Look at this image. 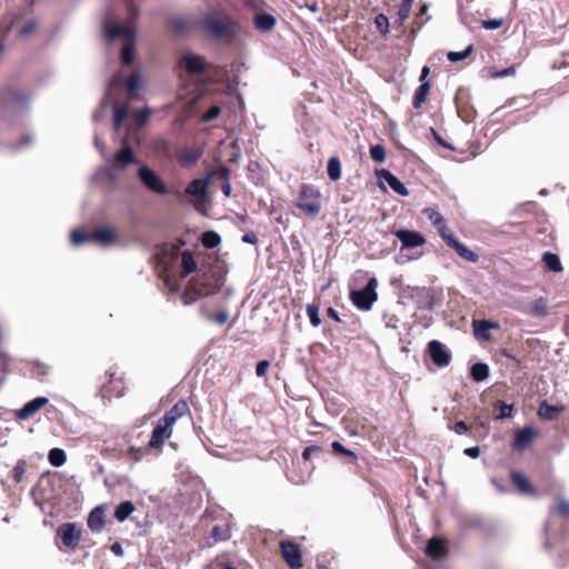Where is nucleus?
Wrapping results in <instances>:
<instances>
[{
  "mask_svg": "<svg viewBox=\"0 0 569 569\" xmlns=\"http://www.w3.org/2000/svg\"><path fill=\"white\" fill-rule=\"evenodd\" d=\"M375 23L377 29L383 33L387 34L389 32V19L387 16L380 13L376 17Z\"/></svg>",
  "mask_w": 569,
  "mask_h": 569,
  "instance_id": "49",
  "label": "nucleus"
},
{
  "mask_svg": "<svg viewBox=\"0 0 569 569\" xmlns=\"http://www.w3.org/2000/svg\"><path fill=\"white\" fill-rule=\"evenodd\" d=\"M489 367L486 363L477 362L471 367V377L475 381L480 382L488 378Z\"/></svg>",
  "mask_w": 569,
  "mask_h": 569,
  "instance_id": "34",
  "label": "nucleus"
},
{
  "mask_svg": "<svg viewBox=\"0 0 569 569\" xmlns=\"http://www.w3.org/2000/svg\"><path fill=\"white\" fill-rule=\"evenodd\" d=\"M535 315H541L545 309V302L542 300L537 301L533 306Z\"/></svg>",
  "mask_w": 569,
  "mask_h": 569,
  "instance_id": "64",
  "label": "nucleus"
},
{
  "mask_svg": "<svg viewBox=\"0 0 569 569\" xmlns=\"http://www.w3.org/2000/svg\"><path fill=\"white\" fill-rule=\"evenodd\" d=\"M557 512L561 517L569 516V501L565 498L558 499V506L556 508L550 509V513Z\"/></svg>",
  "mask_w": 569,
  "mask_h": 569,
  "instance_id": "47",
  "label": "nucleus"
},
{
  "mask_svg": "<svg viewBox=\"0 0 569 569\" xmlns=\"http://www.w3.org/2000/svg\"><path fill=\"white\" fill-rule=\"evenodd\" d=\"M211 535L216 540H227L229 538L228 532L218 526L213 527Z\"/></svg>",
  "mask_w": 569,
  "mask_h": 569,
  "instance_id": "56",
  "label": "nucleus"
},
{
  "mask_svg": "<svg viewBox=\"0 0 569 569\" xmlns=\"http://www.w3.org/2000/svg\"><path fill=\"white\" fill-rule=\"evenodd\" d=\"M327 315H328L330 318H332L335 321H337V322H340V321H341V319H340V317H339L338 311H337L335 308H332V307H330V308H328V309H327Z\"/></svg>",
  "mask_w": 569,
  "mask_h": 569,
  "instance_id": "62",
  "label": "nucleus"
},
{
  "mask_svg": "<svg viewBox=\"0 0 569 569\" xmlns=\"http://www.w3.org/2000/svg\"><path fill=\"white\" fill-rule=\"evenodd\" d=\"M200 313L209 321H214L218 325H224L229 319V313L227 311H220L217 315H212L211 312L206 311L203 308L200 309Z\"/></svg>",
  "mask_w": 569,
  "mask_h": 569,
  "instance_id": "39",
  "label": "nucleus"
},
{
  "mask_svg": "<svg viewBox=\"0 0 569 569\" xmlns=\"http://www.w3.org/2000/svg\"><path fill=\"white\" fill-rule=\"evenodd\" d=\"M381 178L383 181L393 190L396 193L400 196H408L409 191L405 187V184L391 172L383 170L381 173Z\"/></svg>",
  "mask_w": 569,
  "mask_h": 569,
  "instance_id": "20",
  "label": "nucleus"
},
{
  "mask_svg": "<svg viewBox=\"0 0 569 569\" xmlns=\"http://www.w3.org/2000/svg\"><path fill=\"white\" fill-rule=\"evenodd\" d=\"M395 234L397 239L400 240L403 248H417L426 242L425 238L416 231L398 230Z\"/></svg>",
  "mask_w": 569,
  "mask_h": 569,
  "instance_id": "18",
  "label": "nucleus"
},
{
  "mask_svg": "<svg viewBox=\"0 0 569 569\" xmlns=\"http://www.w3.org/2000/svg\"><path fill=\"white\" fill-rule=\"evenodd\" d=\"M134 505L131 501H122L116 507L114 518L119 522H123L129 518V516L134 511Z\"/></svg>",
  "mask_w": 569,
  "mask_h": 569,
  "instance_id": "27",
  "label": "nucleus"
},
{
  "mask_svg": "<svg viewBox=\"0 0 569 569\" xmlns=\"http://www.w3.org/2000/svg\"><path fill=\"white\" fill-rule=\"evenodd\" d=\"M331 447H332V450L337 453H342V455H348V456H351L353 458H356V455L355 452L348 450L347 448H345L339 441H333L331 443Z\"/></svg>",
  "mask_w": 569,
  "mask_h": 569,
  "instance_id": "54",
  "label": "nucleus"
},
{
  "mask_svg": "<svg viewBox=\"0 0 569 569\" xmlns=\"http://www.w3.org/2000/svg\"><path fill=\"white\" fill-rule=\"evenodd\" d=\"M317 451H319V448L316 446L307 447L302 452V457L305 460H309L311 456Z\"/></svg>",
  "mask_w": 569,
  "mask_h": 569,
  "instance_id": "58",
  "label": "nucleus"
},
{
  "mask_svg": "<svg viewBox=\"0 0 569 569\" xmlns=\"http://www.w3.org/2000/svg\"><path fill=\"white\" fill-rule=\"evenodd\" d=\"M172 425L160 419L158 425L152 430L151 438L148 446L150 448H158L164 440L169 439L172 435Z\"/></svg>",
  "mask_w": 569,
  "mask_h": 569,
  "instance_id": "13",
  "label": "nucleus"
},
{
  "mask_svg": "<svg viewBox=\"0 0 569 569\" xmlns=\"http://www.w3.org/2000/svg\"><path fill=\"white\" fill-rule=\"evenodd\" d=\"M327 172L332 181H337L341 178V163L338 157H331L328 160Z\"/></svg>",
  "mask_w": 569,
  "mask_h": 569,
  "instance_id": "33",
  "label": "nucleus"
},
{
  "mask_svg": "<svg viewBox=\"0 0 569 569\" xmlns=\"http://www.w3.org/2000/svg\"><path fill=\"white\" fill-rule=\"evenodd\" d=\"M377 287L378 280L375 277L370 278L365 288L351 291L352 303L360 310H370L378 299Z\"/></svg>",
  "mask_w": 569,
  "mask_h": 569,
  "instance_id": "6",
  "label": "nucleus"
},
{
  "mask_svg": "<svg viewBox=\"0 0 569 569\" xmlns=\"http://www.w3.org/2000/svg\"><path fill=\"white\" fill-rule=\"evenodd\" d=\"M48 401L46 397H37L17 410L16 417L20 420H27L36 415Z\"/></svg>",
  "mask_w": 569,
  "mask_h": 569,
  "instance_id": "17",
  "label": "nucleus"
},
{
  "mask_svg": "<svg viewBox=\"0 0 569 569\" xmlns=\"http://www.w3.org/2000/svg\"><path fill=\"white\" fill-rule=\"evenodd\" d=\"M450 248L455 249V251L462 259L469 262H477L479 257L476 252L467 248L463 243L459 242L457 239H450Z\"/></svg>",
  "mask_w": 569,
  "mask_h": 569,
  "instance_id": "23",
  "label": "nucleus"
},
{
  "mask_svg": "<svg viewBox=\"0 0 569 569\" xmlns=\"http://www.w3.org/2000/svg\"><path fill=\"white\" fill-rule=\"evenodd\" d=\"M502 19H488L481 21V27L487 30H496L502 26Z\"/></svg>",
  "mask_w": 569,
  "mask_h": 569,
  "instance_id": "52",
  "label": "nucleus"
},
{
  "mask_svg": "<svg viewBox=\"0 0 569 569\" xmlns=\"http://www.w3.org/2000/svg\"><path fill=\"white\" fill-rule=\"evenodd\" d=\"M511 480L521 493H531L533 491L529 480L521 472L512 471Z\"/></svg>",
  "mask_w": 569,
  "mask_h": 569,
  "instance_id": "25",
  "label": "nucleus"
},
{
  "mask_svg": "<svg viewBox=\"0 0 569 569\" xmlns=\"http://www.w3.org/2000/svg\"><path fill=\"white\" fill-rule=\"evenodd\" d=\"M227 269L222 262L216 261L201 268L196 278L191 279L181 296L183 305L189 306L198 299L214 295L226 280Z\"/></svg>",
  "mask_w": 569,
  "mask_h": 569,
  "instance_id": "1",
  "label": "nucleus"
},
{
  "mask_svg": "<svg viewBox=\"0 0 569 569\" xmlns=\"http://www.w3.org/2000/svg\"><path fill=\"white\" fill-rule=\"evenodd\" d=\"M280 548L282 557L291 569H298L301 567V553L296 543L281 541Z\"/></svg>",
  "mask_w": 569,
  "mask_h": 569,
  "instance_id": "14",
  "label": "nucleus"
},
{
  "mask_svg": "<svg viewBox=\"0 0 569 569\" xmlns=\"http://www.w3.org/2000/svg\"><path fill=\"white\" fill-rule=\"evenodd\" d=\"M122 84V78L120 74H116L109 82L108 84V89L106 91V94L103 97V100H102V107H104L107 103L110 102V100L112 99V94L113 92L119 88L121 87Z\"/></svg>",
  "mask_w": 569,
  "mask_h": 569,
  "instance_id": "35",
  "label": "nucleus"
},
{
  "mask_svg": "<svg viewBox=\"0 0 569 569\" xmlns=\"http://www.w3.org/2000/svg\"><path fill=\"white\" fill-rule=\"evenodd\" d=\"M563 410V406H553L545 400L539 405L538 416L546 420H553Z\"/></svg>",
  "mask_w": 569,
  "mask_h": 569,
  "instance_id": "22",
  "label": "nucleus"
},
{
  "mask_svg": "<svg viewBox=\"0 0 569 569\" xmlns=\"http://www.w3.org/2000/svg\"><path fill=\"white\" fill-rule=\"evenodd\" d=\"M188 412L189 406L187 401L180 400L169 411H167L161 419L173 426L179 418L187 415Z\"/></svg>",
  "mask_w": 569,
  "mask_h": 569,
  "instance_id": "19",
  "label": "nucleus"
},
{
  "mask_svg": "<svg viewBox=\"0 0 569 569\" xmlns=\"http://www.w3.org/2000/svg\"><path fill=\"white\" fill-rule=\"evenodd\" d=\"M209 179H193L186 188V193L192 196L193 207L197 211L204 213L208 206Z\"/></svg>",
  "mask_w": 569,
  "mask_h": 569,
  "instance_id": "7",
  "label": "nucleus"
},
{
  "mask_svg": "<svg viewBox=\"0 0 569 569\" xmlns=\"http://www.w3.org/2000/svg\"><path fill=\"white\" fill-rule=\"evenodd\" d=\"M113 240L112 231L109 229H100L96 231L93 234L84 233L80 230H74L71 233V243L76 247L98 241L101 243H110Z\"/></svg>",
  "mask_w": 569,
  "mask_h": 569,
  "instance_id": "9",
  "label": "nucleus"
},
{
  "mask_svg": "<svg viewBox=\"0 0 569 569\" xmlns=\"http://www.w3.org/2000/svg\"><path fill=\"white\" fill-rule=\"evenodd\" d=\"M179 67L190 76H198L207 70L208 63L203 57L193 52H186L179 60Z\"/></svg>",
  "mask_w": 569,
  "mask_h": 569,
  "instance_id": "10",
  "label": "nucleus"
},
{
  "mask_svg": "<svg viewBox=\"0 0 569 569\" xmlns=\"http://www.w3.org/2000/svg\"><path fill=\"white\" fill-rule=\"evenodd\" d=\"M453 430L458 435H463L467 432L468 427L463 421H458L455 423Z\"/></svg>",
  "mask_w": 569,
  "mask_h": 569,
  "instance_id": "59",
  "label": "nucleus"
},
{
  "mask_svg": "<svg viewBox=\"0 0 569 569\" xmlns=\"http://www.w3.org/2000/svg\"><path fill=\"white\" fill-rule=\"evenodd\" d=\"M111 551L116 555V556H122L123 555V549H122V546L121 543L119 542H114L111 545L110 547Z\"/></svg>",
  "mask_w": 569,
  "mask_h": 569,
  "instance_id": "61",
  "label": "nucleus"
},
{
  "mask_svg": "<svg viewBox=\"0 0 569 569\" xmlns=\"http://www.w3.org/2000/svg\"><path fill=\"white\" fill-rule=\"evenodd\" d=\"M413 0H402L398 13L397 21L402 24L410 16Z\"/></svg>",
  "mask_w": 569,
  "mask_h": 569,
  "instance_id": "38",
  "label": "nucleus"
},
{
  "mask_svg": "<svg viewBox=\"0 0 569 569\" xmlns=\"http://www.w3.org/2000/svg\"><path fill=\"white\" fill-rule=\"evenodd\" d=\"M425 213L436 228L446 223L445 218L439 212L432 209H427Z\"/></svg>",
  "mask_w": 569,
  "mask_h": 569,
  "instance_id": "48",
  "label": "nucleus"
},
{
  "mask_svg": "<svg viewBox=\"0 0 569 569\" xmlns=\"http://www.w3.org/2000/svg\"><path fill=\"white\" fill-rule=\"evenodd\" d=\"M370 157L373 161L382 163L386 160V151L381 144H375L369 150Z\"/></svg>",
  "mask_w": 569,
  "mask_h": 569,
  "instance_id": "44",
  "label": "nucleus"
},
{
  "mask_svg": "<svg viewBox=\"0 0 569 569\" xmlns=\"http://www.w3.org/2000/svg\"><path fill=\"white\" fill-rule=\"evenodd\" d=\"M430 90V83L428 80H423L420 82V86L416 89L412 100V106L416 109H419L421 104L425 102L426 97Z\"/></svg>",
  "mask_w": 569,
  "mask_h": 569,
  "instance_id": "28",
  "label": "nucleus"
},
{
  "mask_svg": "<svg viewBox=\"0 0 569 569\" xmlns=\"http://www.w3.org/2000/svg\"><path fill=\"white\" fill-rule=\"evenodd\" d=\"M203 24L216 38L232 37L239 29V24L229 16H207L203 20Z\"/></svg>",
  "mask_w": 569,
  "mask_h": 569,
  "instance_id": "5",
  "label": "nucleus"
},
{
  "mask_svg": "<svg viewBox=\"0 0 569 569\" xmlns=\"http://www.w3.org/2000/svg\"><path fill=\"white\" fill-rule=\"evenodd\" d=\"M496 408L499 410V415L497 416V419H506L510 418L512 413V406L507 405L503 401H498L496 405Z\"/></svg>",
  "mask_w": 569,
  "mask_h": 569,
  "instance_id": "50",
  "label": "nucleus"
},
{
  "mask_svg": "<svg viewBox=\"0 0 569 569\" xmlns=\"http://www.w3.org/2000/svg\"><path fill=\"white\" fill-rule=\"evenodd\" d=\"M157 260L159 267L163 271L169 272L174 266H180V276L182 278L189 276L196 271L197 262L189 251L180 252L174 246H164L157 253Z\"/></svg>",
  "mask_w": 569,
  "mask_h": 569,
  "instance_id": "3",
  "label": "nucleus"
},
{
  "mask_svg": "<svg viewBox=\"0 0 569 569\" xmlns=\"http://www.w3.org/2000/svg\"><path fill=\"white\" fill-rule=\"evenodd\" d=\"M542 261L545 262L546 267L553 272H560L562 271V264L559 259V257L556 253L552 252H545L542 256Z\"/></svg>",
  "mask_w": 569,
  "mask_h": 569,
  "instance_id": "32",
  "label": "nucleus"
},
{
  "mask_svg": "<svg viewBox=\"0 0 569 569\" xmlns=\"http://www.w3.org/2000/svg\"><path fill=\"white\" fill-rule=\"evenodd\" d=\"M220 241V236L214 231H207L202 236V244L208 249L216 248L219 246Z\"/></svg>",
  "mask_w": 569,
  "mask_h": 569,
  "instance_id": "40",
  "label": "nucleus"
},
{
  "mask_svg": "<svg viewBox=\"0 0 569 569\" xmlns=\"http://www.w3.org/2000/svg\"><path fill=\"white\" fill-rule=\"evenodd\" d=\"M27 469V462L24 460H19L12 470V479L16 483L22 481Z\"/></svg>",
  "mask_w": 569,
  "mask_h": 569,
  "instance_id": "42",
  "label": "nucleus"
},
{
  "mask_svg": "<svg viewBox=\"0 0 569 569\" xmlns=\"http://www.w3.org/2000/svg\"><path fill=\"white\" fill-rule=\"evenodd\" d=\"M269 367H270L269 361H267V360H261V361H259V362L257 363V367H256V375H257L258 377H263V376H266V373H267V371H268Z\"/></svg>",
  "mask_w": 569,
  "mask_h": 569,
  "instance_id": "57",
  "label": "nucleus"
},
{
  "mask_svg": "<svg viewBox=\"0 0 569 569\" xmlns=\"http://www.w3.org/2000/svg\"><path fill=\"white\" fill-rule=\"evenodd\" d=\"M538 432L535 428L527 426L515 433L513 449L525 450L531 446Z\"/></svg>",
  "mask_w": 569,
  "mask_h": 569,
  "instance_id": "16",
  "label": "nucleus"
},
{
  "mask_svg": "<svg viewBox=\"0 0 569 569\" xmlns=\"http://www.w3.org/2000/svg\"><path fill=\"white\" fill-rule=\"evenodd\" d=\"M426 552L431 558H440L446 555L447 550L439 539L432 538L427 543Z\"/></svg>",
  "mask_w": 569,
  "mask_h": 569,
  "instance_id": "29",
  "label": "nucleus"
},
{
  "mask_svg": "<svg viewBox=\"0 0 569 569\" xmlns=\"http://www.w3.org/2000/svg\"><path fill=\"white\" fill-rule=\"evenodd\" d=\"M437 229H438V232L441 236V238L450 247V239H456V238L450 233L449 228L447 227V224L445 223L442 226H439Z\"/></svg>",
  "mask_w": 569,
  "mask_h": 569,
  "instance_id": "53",
  "label": "nucleus"
},
{
  "mask_svg": "<svg viewBox=\"0 0 569 569\" xmlns=\"http://www.w3.org/2000/svg\"><path fill=\"white\" fill-rule=\"evenodd\" d=\"M109 161L112 163L113 168L118 169H124L129 164L138 162L132 147L124 140L122 141L121 149L117 151L112 159H110Z\"/></svg>",
  "mask_w": 569,
  "mask_h": 569,
  "instance_id": "12",
  "label": "nucleus"
},
{
  "mask_svg": "<svg viewBox=\"0 0 569 569\" xmlns=\"http://www.w3.org/2000/svg\"><path fill=\"white\" fill-rule=\"evenodd\" d=\"M473 47L472 44H469L465 50L456 52V51H449L447 53V58L450 62H459L465 60L469 54L472 52Z\"/></svg>",
  "mask_w": 569,
  "mask_h": 569,
  "instance_id": "41",
  "label": "nucleus"
},
{
  "mask_svg": "<svg viewBox=\"0 0 569 569\" xmlns=\"http://www.w3.org/2000/svg\"><path fill=\"white\" fill-rule=\"evenodd\" d=\"M428 352L431 360L438 367H447L450 363L451 355L447 347L438 340H431L428 343Z\"/></svg>",
  "mask_w": 569,
  "mask_h": 569,
  "instance_id": "11",
  "label": "nucleus"
},
{
  "mask_svg": "<svg viewBox=\"0 0 569 569\" xmlns=\"http://www.w3.org/2000/svg\"><path fill=\"white\" fill-rule=\"evenodd\" d=\"M306 311H307V315L309 317L310 323L313 327H318L321 323L318 306L309 303L306 307Z\"/></svg>",
  "mask_w": 569,
  "mask_h": 569,
  "instance_id": "43",
  "label": "nucleus"
},
{
  "mask_svg": "<svg viewBox=\"0 0 569 569\" xmlns=\"http://www.w3.org/2000/svg\"><path fill=\"white\" fill-rule=\"evenodd\" d=\"M491 328H498V325L490 322L488 320H475L473 321L475 336L479 339L489 340L490 339L489 330Z\"/></svg>",
  "mask_w": 569,
  "mask_h": 569,
  "instance_id": "24",
  "label": "nucleus"
},
{
  "mask_svg": "<svg viewBox=\"0 0 569 569\" xmlns=\"http://www.w3.org/2000/svg\"><path fill=\"white\" fill-rule=\"evenodd\" d=\"M200 157L201 151L199 149L191 148L182 150L178 156V160L182 166H190L197 162Z\"/></svg>",
  "mask_w": 569,
  "mask_h": 569,
  "instance_id": "26",
  "label": "nucleus"
},
{
  "mask_svg": "<svg viewBox=\"0 0 569 569\" xmlns=\"http://www.w3.org/2000/svg\"><path fill=\"white\" fill-rule=\"evenodd\" d=\"M88 527L99 532L104 527V511L102 507H96L88 517Z\"/></svg>",
  "mask_w": 569,
  "mask_h": 569,
  "instance_id": "21",
  "label": "nucleus"
},
{
  "mask_svg": "<svg viewBox=\"0 0 569 569\" xmlns=\"http://www.w3.org/2000/svg\"><path fill=\"white\" fill-rule=\"evenodd\" d=\"M465 453L470 458H478L480 456L479 447H470L465 449Z\"/></svg>",
  "mask_w": 569,
  "mask_h": 569,
  "instance_id": "60",
  "label": "nucleus"
},
{
  "mask_svg": "<svg viewBox=\"0 0 569 569\" xmlns=\"http://www.w3.org/2000/svg\"><path fill=\"white\" fill-rule=\"evenodd\" d=\"M141 86H142V80H141L140 73H138V72L132 73L127 81V88H128L129 92L130 93L136 92L137 90H139L141 88Z\"/></svg>",
  "mask_w": 569,
  "mask_h": 569,
  "instance_id": "45",
  "label": "nucleus"
},
{
  "mask_svg": "<svg viewBox=\"0 0 569 569\" xmlns=\"http://www.w3.org/2000/svg\"><path fill=\"white\" fill-rule=\"evenodd\" d=\"M138 177L142 184L150 191L157 194H166L168 192L166 183L149 167L144 166L139 168Z\"/></svg>",
  "mask_w": 569,
  "mask_h": 569,
  "instance_id": "8",
  "label": "nucleus"
},
{
  "mask_svg": "<svg viewBox=\"0 0 569 569\" xmlns=\"http://www.w3.org/2000/svg\"><path fill=\"white\" fill-rule=\"evenodd\" d=\"M49 462L54 467H61L66 460V452L60 448H53L49 451L48 455Z\"/></svg>",
  "mask_w": 569,
  "mask_h": 569,
  "instance_id": "36",
  "label": "nucleus"
},
{
  "mask_svg": "<svg viewBox=\"0 0 569 569\" xmlns=\"http://www.w3.org/2000/svg\"><path fill=\"white\" fill-rule=\"evenodd\" d=\"M276 24V19L267 13L257 14L254 18V26L258 30L269 31Z\"/></svg>",
  "mask_w": 569,
  "mask_h": 569,
  "instance_id": "30",
  "label": "nucleus"
},
{
  "mask_svg": "<svg viewBox=\"0 0 569 569\" xmlns=\"http://www.w3.org/2000/svg\"><path fill=\"white\" fill-rule=\"evenodd\" d=\"M57 533L66 547L76 548L80 541V530L74 523L62 525Z\"/></svg>",
  "mask_w": 569,
  "mask_h": 569,
  "instance_id": "15",
  "label": "nucleus"
},
{
  "mask_svg": "<svg viewBox=\"0 0 569 569\" xmlns=\"http://www.w3.org/2000/svg\"><path fill=\"white\" fill-rule=\"evenodd\" d=\"M128 116V107L126 104H113V123H114V130L119 131L120 127L122 126L124 119Z\"/></svg>",
  "mask_w": 569,
  "mask_h": 569,
  "instance_id": "31",
  "label": "nucleus"
},
{
  "mask_svg": "<svg viewBox=\"0 0 569 569\" xmlns=\"http://www.w3.org/2000/svg\"><path fill=\"white\" fill-rule=\"evenodd\" d=\"M94 146L104 156V144L100 141L99 137L94 134Z\"/></svg>",
  "mask_w": 569,
  "mask_h": 569,
  "instance_id": "63",
  "label": "nucleus"
},
{
  "mask_svg": "<svg viewBox=\"0 0 569 569\" xmlns=\"http://www.w3.org/2000/svg\"><path fill=\"white\" fill-rule=\"evenodd\" d=\"M299 210L315 218L321 210V192L315 186L303 184L296 201Z\"/></svg>",
  "mask_w": 569,
  "mask_h": 569,
  "instance_id": "4",
  "label": "nucleus"
},
{
  "mask_svg": "<svg viewBox=\"0 0 569 569\" xmlns=\"http://www.w3.org/2000/svg\"><path fill=\"white\" fill-rule=\"evenodd\" d=\"M151 114V110L149 108H143L139 111H136L133 113V117L138 124L142 126L148 120L149 116Z\"/></svg>",
  "mask_w": 569,
  "mask_h": 569,
  "instance_id": "51",
  "label": "nucleus"
},
{
  "mask_svg": "<svg viewBox=\"0 0 569 569\" xmlns=\"http://www.w3.org/2000/svg\"><path fill=\"white\" fill-rule=\"evenodd\" d=\"M37 28V22L34 20L28 21L19 31V34L26 37L34 31Z\"/></svg>",
  "mask_w": 569,
  "mask_h": 569,
  "instance_id": "55",
  "label": "nucleus"
},
{
  "mask_svg": "<svg viewBox=\"0 0 569 569\" xmlns=\"http://www.w3.org/2000/svg\"><path fill=\"white\" fill-rule=\"evenodd\" d=\"M103 31L109 42L117 39H121L124 42L121 51V62L124 66H130L134 60V42L137 36V28L133 21L130 20L119 23L106 21L103 23Z\"/></svg>",
  "mask_w": 569,
  "mask_h": 569,
  "instance_id": "2",
  "label": "nucleus"
},
{
  "mask_svg": "<svg viewBox=\"0 0 569 569\" xmlns=\"http://www.w3.org/2000/svg\"><path fill=\"white\" fill-rule=\"evenodd\" d=\"M221 113V107L218 103L212 104L201 117V120L203 122H210L218 118V116Z\"/></svg>",
  "mask_w": 569,
  "mask_h": 569,
  "instance_id": "46",
  "label": "nucleus"
},
{
  "mask_svg": "<svg viewBox=\"0 0 569 569\" xmlns=\"http://www.w3.org/2000/svg\"><path fill=\"white\" fill-rule=\"evenodd\" d=\"M117 168L112 167V163L109 161L108 166L101 167L97 171V179H106L109 182L113 183L117 181V174L114 173V170Z\"/></svg>",
  "mask_w": 569,
  "mask_h": 569,
  "instance_id": "37",
  "label": "nucleus"
}]
</instances>
